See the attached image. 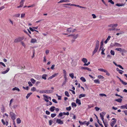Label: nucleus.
<instances>
[{"mask_svg": "<svg viewBox=\"0 0 127 127\" xmlns=\"http://www.w3.org/2000/svg\"><path fill=\"white\" fill-rule=\"evenodd\" d=\"M86 96V95L84 94H82L79 95V98H80L82 97H85Z\"/></svg>", "mask_w": 127, "mask_h": 127, "instance_id": "19", "label": "nucleus"}, {"mask_svg": "<svg viewBox=\"0 0 127 127\" xmlns=\"http://www.w3.org/2000/svg\"><path fill=\"white\" fill-rule=\"evenodd\" d=\"M87 67H83V66H81L80 67V68L82 69H86L87 68Z\"/></svg>", "mask_w": 127, "mask_h": 127, "instance_id": "45", "label": "nucleus"}, {"mask_svg": "<svg viewBox=\"0 0 127 127\" xmlns=\"http://www.w3.org/2000/svg\"><path fill=\"white\" fill-rule=\"evenodd\" d=\"M78 36V34H77L76 35H74V36H73V35H69L68 36L70 37V36H73V38L74 39H75Z\"/></svg>", "mask_w": 127, "mask_h": 127, "instance_id": "21", "label": "nucleus"}, {"mask_svg": "<svg viewBox=\"0 0 127 127\" xmlns=\"http://www.w3.org/2000/svg\"><path fill=\"white\" fill-rule=\"evenodd\" d=\"M99 41L97 40L96 42L95 47V48L93 52V55H94L97 51V50L99 48Z\"/></svg>", "mask_w": 127, "mask_h": 127, "instance_id": "1", "label": "nucleus"}, {"mask_svg": "<svg viewBox=\"0 0 127 127\" xmlns=\"http://www.w3.org/2000/svg\"><path fill=\"white\" fill-rule=\"evenodd\" d=\"M71 105L73 106H74L75 107H76V103L74 102H73L71 103Z\"/></svg>", "mask_w": 127, "mask_h": 127, "instance_id": "50", "label": "nucleus"}, {"mask_svg": "<svg viewBox=\"0 0 127 127\" xmlns=\"http://www.w3.org/2000/svg\"><path fill=\"white\" fill-rule=\"evenodd\" d=\"M65 95L67 97H69V95L68 92L67 91H66L64 93Z\"/></svg>", "mask_w": 127, "mask_h": 127, "instance_id": "35", "label": "nucleus"}, {"mask_svg": "<svg viewBox=\"0 0 127 127\" xmlns=\"http://www.w3.org/2000/svg\"><path fill=\"white\" fill-rule=\"evenodd\" d=\"M103 45V42L102 41L100 43V45L99 50H100V49L102 48Z\"/></svg>", "mask_w": 127, "mask_h": 127, "instance_id": "38", "label": "nucleus"}, {"mask_svg": "<svg viewBox=\"0 0 127 127\" xmlns=\"http://www.w3.org/2000/svg\"><path fill=\"white\" fill-rule=\"evenodd\" d=\"M43 96L44 97L43 99L46 102H48L49 101L48 98V96L45 95H43Z\"/></svg>", "mask_w": 127, "mask_h": 127, "instance_id": "9", "label": "nucleus"}, {"mask_svg": "<svg viewBox=\"0 0 127 127\" xmlns=\"http://www.w3.org/2000/svg\"><path fill=\"white\" fill-rule=\"evenodd\" d=\"M115 50L117 51H119L122 53H125L127 52L125 49L121 48H117L115 49Z\"/></svg>", "mask_w": 127, "mask_h": 127, "instance_id": "4", "label": "nucleus"}, {"mask_svg": "<svg viewBox=\"0 0 127 127\" xmlns=\"http://www.w3.org/2000/svg\"><path fill=\"white\" fill-rule=\"evenodd\" d=\"M49 102L47 103V104H46V105L47 106H48L49 105H51L52 104V103L50 101H49Z\"/></svg>", "mask_w": 127, "mask_h": 127, "instance_id": "53", "label": "nucleus"}, {"mask_svg": "<svg viewBox=\"0 0 127 127\" xmlns=\"http://www.w3.org/2000/svg\"><path fill=\"white\" fill-rule=\"evenodd\" d=\"M1 121L3 125H5L6 126L8 125V122L6 121V123H5L3 119H1Z\"/></svg>", "mask_w": 127, "mask_h": 127, "instance_id": "13", "label": "nucleus"}, {"mask_svg": "<svg viewBox=\"0 0 127 127\" xmlns=\"http://www.w3.org/2000/svg\"><path fill=\"white\" fill-rule=\"evenodd\" d=\"M17 123L18 124H20L21 123V120L19 118H18L17 119Z\"/></svg>", "mask_w": 127, "mask_h": 127, "instance_id": "26", "label": "nucleus"}, {"mask_svg": "<svg viewBox=\"0 0 127 127\" xmlns=\"http://www.w3.org/2000/svg\"><path fill=\"white\" fill-rule=\"evenodd\" d=\"M99 96H106V95L105 94H99Z\"/></svg>", "mask_w": 127, "mask_h": 127, "instance_id": "47", "label": "nucleus"}, {"mask_svg": "<svg viewBox=\"0 0 127 127\" xmlns=\"http://www.w3.org/2000/svg\"><path fill=\"white\" fill-rule=\"evenodd\" d=\"M31 81L33 84H34L36 82V81L32 78L31 79Z\"/></svg>", "mask_w": 127, "mask_h": 127, "instance_id": "37", "label": "nucleus"}, {"mask_svg": "<svg viewBox=\"0 0 127 127\" xmlns=\"http://www.w3.org/2000/svg\"><path fill=\"white\" fill-rule=\"evenodd\" d=\"M23 88L25 90H26L27 91L28 90H29V88L28 86H27L26 87H23Z\"/></svg>", "mask_w": 127, "mask_h": 127, "instance_id": "51", "label": "nucleus"}, {"mask_svg": "<svg viewBox=\"0 0 127 127\" xmlns=\"http://www.w3.org/2000/svg\"><path fill=\"white\" fill-rule=\"evenodd\" d=\"M98 70L99 71L102 72H107L106 70L102 68H99L98 69Z\"/></svg>", "mask_w": 127, "mask_h": 127, "instance_id": "24", "label": "nucleus"}, {"mask_svg": "<svg viewBox=\"0 0 127 127\" xmlns=\"http://www.w3.org/2000/svg\"><path fill=\"white\" fill-rule=\"evenodd\" d=\"M30 30L32 32H34L35 31H36V30H35L34 29H32V28L30 27L29 28Z\"/></svg>", "mask_w": 127, "mask_h": 127, "instance_id": "62", "label": "nucleus"}, {"mask_svg": "<svg viewBox=\"0 0 127 127\" xmlns=\"http://www.w3.org/2000/svg\"><path fill=\"white\" fill-rule=\"evenodd\" d=\"M121 82L123 84L125 85H127V83L124 82L123 80H122Z\"/></svg>", "mask_w": 127, "mask_h": 127, "instance_id": "43", "label": "nucleus"}, {"mask_svg": "<svg viewBox=\"0 0 127 127\" xmlns=\"http://www.w3.org/2000/svg\"><path fill=\"white\" fill-rule=\"evenodd\" d=\"M121 108L123 109H124L125 108L127 109V104L121 106Z\"/></svg>", "mask_w": 127, "mask_h": 127, "instance_id": "14", "label": "nucleus"}, {"mask_svg": "<svg viewBox=\"0 0 127 127\" xmlns=\"http://www.w3.org/2000/svg\"><path fill=\"white\" fill-rule=\"evenodd\" d=\"M72 29L71 28H69L67 29V31L68 32V33H70L71 32H72V30H71Z\"/></svg>", "mask_w": 127, "mask_h": 127, "instance_id": "33", "label": "nucleus"}, {"mask_svg": "<svg viewBox=\"0 0 127 127\" xmlns=\"http://www.w3.org/2000/svg\"><path fill=\"white\" fill-rule=\"evenodd\" d=\"M63 114L64 115H67L68 116L69 115V113L68 112H67L66 113L64 112H63Z\"/></svg>", "mask_w": 127, "mask_h": 127, "instance_id": "54", "label": "nucleus"}, {"mask_svg": "<svg viewBox=\"0 0 127 127\" xmlns=\"http://www.w3.org/2000/svg\"><path fill=\"white\" fill-rule=\"evenodd\" d=\"M65 5H70L71 6H75L76 5L74 4H71L70 3H68L67 4H65Z\"/></svg>", "mask_w": 127, "mask_h": 127, "instance_id": "55", "label": "nucleus"}, {"mask_svg": "<svg viewBox=\"0 0 127 127\" xmlns=\"http://www.w3.org/2000/svg\"><path fill=\"white\" fill-rule=\"evenodd\" d=\"M36 42L37 40L36 39H32L31 41V42L32 43H36Z\"/></svg>", "mask_w": 127, "mask_h": 127, "instance_id": "18", "label": "nucleus"}, {"mask_svg": "<svg viewBox=\"0 0 127 127\" xmlns=\"http://www.w3.org/2000/svg\"><path fill=\"white\" fill-rule=\"evenodd\" d=\"M56 122L57 123L61 125L63 124L64 123L63 121L61 120L60 119H58L56 120Z\"/></svg>", "mask_w": 127, "mask_h": 127, "instance_id": "8", "label": "nucleus"}, {"mask_svg": "<svg viewBox=\"0 0 127 127\" xmlns=\"http://www.w3.org/2000/svg\"><path fill=\"white\" fill-rule=\"evenodd\" d=\"M101 49L102 51L101 53V54L102 55H104L105 53H104V52L105 50V49L103 48H102Z\"/></svg>", "mask_w": 127, "mask_h": 127, "instance_id": "30", "label": "nucleus"}, {"mask_svg": "<svg viewBox=\"0 0 127 127\" xmlns=\"http://www.w3.org/2000/svg\"><path fill=\"white\" fill-rule=\"evenodd\" d=\"M55 108V107L54 106H52L50 108V110L51 112H53Z\"/></svg>", "mask_w": 127, "mask_h": 127, "instance_id": "23", "label": "nucleus"}, {"mask_svg": "<svg viewBox=\"0 0 127 127\" xmlns=\"http://www.w3.org/2000/svg\"><path fill=\"white\" fill-rule=\"evenodd\" d=\"M32 94V93H28L27 95V96H26V98L27 99H28V98L30 97V95Z\"/></svg>", "mask_w": 127, "mask_h": 127, "instance_id": "34", "label": "nucleus"}, {"mask_svg": "<svg viewBox=\"0 0 127 127\" xmlns=\"http://www.w3.org/2000/svg\"><path fill=\"white\" fill-rule=\"evenodd\" d=\"M97 77L99 79H103L104 78L103 76L101 75L98 76Z\"/></svg>", "mask_w": 127, "mask_h": 127, "instance_id": "42", "label": "nucleus"}, {"mask_svg": "<svg viewBox=\"0 0 127 127\" xmlns=\"http://www.w3.org/2000/svg\"><path fill=\"white\" fill-rule=\"evenodd\" d=\"M63 114V113L61 112L59 114V115H58V117H61L62 116Z\"/></svg>", "mask_w": 127, "mask_h": 127, "instance_id": "61", "label": "nucleus"}, {"mask_svg": "<svg viewBox=\"0 0 127 127\" xmlns=\"http://www.w3.org/2000/svg\"><path fill=\"white\" fill-rule=\"evenodd\" d=\"M124 5H125V4H123V3H121V4L117 3V4H116V6H119V7L121 6H124Z\"/></svg>", "mask_w": 127, "mask_h": 127, "instance_id": "25", "label": "nucleus"}, {"mask_svg": "<svg viewBox=\"0 0 127 127\" xmlns=\"http://www.w3.org/2000/svg\"><path fill=\"white\" fill-rule=\"evenodd\" d=\"M21 43L22 45L24 47H26V45L25 44L23 41H21Z\"/></svg>", "mask_w": 127, "mask_h": 127, "instance_id": "52", "label": "nucleus"}, {"mask_svg": "<svg viewBox=\"0 0 127 127\" xmlns=\"http://www.w3.org/2000/svg\"><path fill=\"white\" fill-rule=\"evenodd\" d=\"M53 90H46V93H50L53 92Z\"/></svg>", "mask_w": 127, "mask_h": 127, "instance_id": "22", "label": "nucleus"}, {"mask_svg": "<svg viewBox=\"0 0 127 127\" xmlns=\"http://www.w3.org/2000/svg\"><path fill=\"white\" fill-rule=\"evenodd\" d=\"M58 74V73H55L53 75H52L50 77L48 78V79H51L54 77L56 76Z\"/></svg>", "mask_w": 127, "mask_h": 127, "instance_id": "12", "label": "nucleus"}, {"mask_svg": "<svg viewBox=\"0 0 127 127\" xmlns=\"http://www.w3.org/2000/svg\"><path fill=\"white\" fill-rule=\"evenodd\" d=\"M80 79L83 82H85L86 81V80L85 78L83 77H81L80 78Z\"/></svg>", "mask_w": 127, "mask_h": 127, "instance_id": "31", "label": "nucleus"}, {"mask_svg": "<svg viewBox=\"0 0 127 127\" xmlns=\"http://www.w3.org/2000/svg\"><path fill=\"white\" fill-rule=\"evenodd\" d=\"M9 68H7L6 70L5 71H3L1 72V73L2 74H5L7 73L9 70Z\"/></svg>", "mask_w": 127, "mask_h": 127, "instance_id": "16", "label": "nucleus"}, {"mask_svg": "<svg viewBox=\"0 0 127 127\" xmlns=\"http://www.w3.org/2000/svg\"><path fill=\"white\" fill-rule=\"evenodd\" d=\"M52 101L54 103H58L57 101H56V100L54 99H52Z\"/></svg>", "mask_w": 127, "mask_h": 127, "instance_id": "57", "label": "nucleus"}, {"mask_svg": "<svg viewBox=\"0 0 127 127\" xmlns=\"http://www.w3.org/2000/svg\"><path fill=\"white\" fill-rule=\"evenodd\" d=\"M39 93H46V90H41L40 91Z\"/></svg>", "mask_w": 127, "mask_h": 127, "instance_id": "39", "label": "nucleus"}, {"mask_svg": "<svg viewBox=\"0 0 127 127\" xmlns=\"http://www.w3.org/2000/svg\"><path fill=\"white\" fill-rule=\"evenodd\" d=\"M56 115V114L55 113H53L51 114V116L52 118H54L55 117Z\"/></svg>", "mask_w": 127, "mask_h": 127, "instance_id": "41", "label": "nucleus"}, {"mask_svg": "<svg viewBox=\"0 0 127 127\" xmlns=\"http://www.w3.org/2000/svg\"><path fill=\"white\" fill-rule=\"evenodd\" d=\"M76 102L79 105H80L81 104L80 100L77 98L76 100Z\"/></svg>", "mask_w": 127, "mask_h": 127, "instance_id": "15", "label": "nucleus"}, {"mask_svg": "<svg viewBox=\"0 0 127 127\" xmlns=\"http://www.w3.org/2000/svg\"><path fill=\"white\" fill-rule=\"evenodd\" d=\"M10 115L11 117V119L13 121L15 119L16 115L13 112H10Z\"/></svg>", "mask_w": 127, "mask_h": 127, "instance_id": "3", "label": "nucleus"}, {"mask_svg": "<svg viewBox=\"0 0 127 127\" xmlns=\"http://www.w3.org/2000/svg\"><path fill=\"white\" fill-rule=\"evenodd\" d=\"M31 90L32 91V92H34V91H36V88L34 87H33L32 88H31Z\"/></svg>", "mask_w": 127, "mask_h": 127, "instance_id": "40", "label": "nucleus"}, {"mask_svg": "<svg viewBox=\"0 0 127 127\" xmlns=\"http://www.w3.org/2000/svg\"><path fill=\"white\" fill-rule=\"evenodd\" d=\"M122 100L121 98H118L115 100L119 102H121Z\"/></svg>", "mask_w": 127, "mask_h": 127, "instance_id": "36", "label": "nucleus"}, {"mask_svg": "<svg viewBox=\"0 0 127 127\" xmlns=\"http://www.w3.org/2000/svg\"><path fill=\"white\" fill-rule=\"evenodd\" d=\"M79 122L81 125H82L85 124L87 122V121H84L83 122H82L81 121H79Z\"/></svg>", "mask_w": 127, "mask_h": 127, "instance_id": "20", "label": "nucleus"}, {"mask_svg": "<svg viewBox=\"0 0 127 127\" xmlns=\"http://www.w3.org/2000/svg\"><path fill=\"white\" fill-rule=\"evenodd\" d=\"M111 46H112V47L113 46H116L117 47H121L122 46V45L121 44L119 43H118L117 42L115 43L114 44H113V45H112L111 44Z\"/></svg>", "mask_w": 127, "mask_h": 127, "instance_id": "6", "label": "nucleus"}, {"mask_svg": "<svg viewBox=\"0 0 127 127\" xmlns=\"http://www.w3.org/2000/svg\"><path fill=\"white\" fill-rule=\"evenodd\" d=\"M24 38L23 37H19L16 38L14 40V42L15 43H18L20 42L23 40Z\"/></svg>", "mask_w": 127, "mask_h": 127, "instance_id": "2", "label": "nucleus"}, {"mask_svg": "<svg viewBox=\"0 0 127 127\" xmlns=\"http://www.w3.org/2000/svg\"><path fill=\"white\" fill-rule=\"evenodd\" d=\"M25 0H21V1L20 2V5L19 6H18L17 7V8H19L20 7H22L24 4V2Z\"/></svg>", "mask_w": 127, "mask_h": 127, "instance_id": "10", "label": "nucleus"}, {"mask_svg": "<svg viewBox=\"0 0 127 127\" xmlns=\"http://www.w3.org/2000/svg\"><path fill=\"white\" fill-rule=\"evenodd\" d=\"M25 13L22 14L21 15V17L22 18H24L25 17Z\"/></svg>", "mask_w": 127, "mask_h": 127, "instance_id": "58", "label": "nucleus"}, {"mask_svg": "<svg viewBox=\"0 0 127 127\" xmlns=\"http://www.w3.org/2000/svg\"><path fill=\"white\" fill-rule=\"evenodd\" d=\"M82 61L84 63V64H86L88 62L87 59L85 58H83L82 60Z\"/></svg>", "mask_w": 127, "mask_h": 127, "instance_id": "17", "label": "nucleus"}, {"mask_svg": "<svg viewBox=\"0 0 127 127\" xmlns=\"http://www.w3.org/2000/svg\"><path fill=\"white\" fill-rule=\"evenodd\" d=\"M95 109L96 110V111H98L100 109V108L97 107H95Z\"/></svg>", "mask_w": 127, "mask_h": 127, "instance_id": "60", "label": "nucleus"}, {"mask_svg": "<svg viewBox=\"0 0 127 127\" xmlns=\"http://www.w3.org/2000/svg\"><path fill=\"white\" fill-rule=\"evenodd\" d=\"M28 83L29 85V86L31 87L33 85L31 82H30V81L29 82H28Z\"/></svg>", "mask_w": 127, "mask_h": 127, "instance_id": "56", "label": "nucleus"}, {"mask_svg": "<svg viewBox=\"0 0 127 127\" xmlns=\"http://www.w3.org/2000/svg\"><path fill=\"white\" fill-rule=\"evenodd\" d=\"M112 120H114V121H112L110 124V125L112 127H113L114 125L115 124L116 120L114 118H113L112 119Z\"/></svg>", "mask_w": 127, "mask_h": 127, "instance_id": "7", "label": "nucleus"}, {"mask_svg": "<svg viewBox=\"0 0 127 127\" xmlns=\"http://www.w3.org/2000/svg\"><path fill=\"white\" fill-rule=\"evenodd\" d=\"M94 82L95 83H98V84L100 83V81L98 79H95L94 80Z\"/></svg>", "mask_w": 127, "mask_h": 127, "instance_id": "28", "label": "nucleus"}, {"mask_svg": "<svg viewBox=\"0 0 127 127\" xmlns=\"http://www.w3.org/2000/svg\"><path fill=\"white\" fill-rule=\"evenodd\" d=\"M117 66L119 67V68H121L122 69H124V68L120 65H119V64L118 65V64Z\"/></svg>", "mask_w": 127, "mask_h": 127, "instance_id": "63", "label": "nucleus"}, {"mask_svg": "<svg viewBox=\"0 0 127 127\" xmlns=\"http://www.w3.org/2000/svg\"><path fill=\"white\" fill-rule=\"evenodd\" d=\"M13 99H11L10 101V103L9 104V106L10 107L11 106V103L13 101Z\"/></svg>", "mask_w": 127, "mask_h": 127, "instance_id": "44", "label": "nucleus"}, {"mask_svg": "<svg viewBox=\"0 0 127 127\" xmlns=\"http://www.w3.org/2000/svg\"><path fill=\"white\" fill-rule=\"evenodd\" d=\"M110 53L112 55H115V53L114 51L111 50L110 51Z\"/></svg>", "mask_w": 127, "mask_h": 127, "instance_id": "48", "label": "nucleus"}, {"mask_svg": "<svg viewBox=\"0 0 127 127\" xmlns=\"http://www.w3.org/2000/svg\"><path fill=\"white\" fill-rule=\"evenodd\" d=\"M118 26V25L117 24H110L108 26L109 27L113 28L116 27Z\"/></svg>", "mask_w": 127, "mask_h": 127, "instance_id": "11", "label": "nucleus"}, {"mask_svg": "<svg viewBox=\"0 0 127 127\" xmlns=\"http://www.w3.org/2000/svg\"><path fill=\"white\" fill-rule=\"evenodd\" d=\"M49 125H52V121L51 120H50L49 121Z\"/></svg>", "mask_w": 127, "mask_h": 127, "instance_id": "64", "label": "nucleus"}, {"mask_svg": "<svg viewBox=\"0 0 127 127\" xmlns=\"http://www.w3.org/2000/svg\"><path fill=\"white\" fill-rule=\"evenodd\" d=\"M47 76V75L46 74H43L42 76V78L45 80L46 79V77Z\"/></svg>", "mask_w": 127, "mask_h": 127, "instance_id": "29", "label": "nucleus"}, {"mask_svg": "<svg viewBox=\"0 0 127 127\" xmlns=\"http://www.w3.org/2000/svg\"><path fill=\"white\" fill-rule=\"evenodd\" d=\"M69 76L70 77H71L72 79H73L74 77V74L73 73H70L69 74Z\"/></svg>", "mask_w": 127, "mask_h": 127, "instance_id": "32", "label": "nucleus"}, {"mask_svg": "<svg viewBox=\"0 0 127 127\" xmlns=\"http://www.w3.org/2000/svg\"><path fill=\"white\" fill-rule=\"evenodd\" d=\"M108 1L109 2H110L112 4H114V2L112 1V0H109Z\"/></svg>", "mask_w": 127, "mask_h": 127, "instance_id": "59", "label": "nucleus"}, {"mask_svg": "<svg viewBox=\"0 0 127 127\" xmlns=\"http://www.w3.org/2000/svg\"><path fill=\"white\" fill-rule=\"evenodd\" d=\"M71 109V108L70 106L66 108V110L68 111H70Z\"/></svg>", "mask_w": 127, "mask_h": 127, "instance_id": "46", "label": "nucleus"}, {"mask_svg": "<svg viewBox=\"0 0 127 127\" xmlns=\"http://www.w3.org/2000/svg\"><path fill=\"white\" fill-rule=\"evenodd\" d=\"M106 113L104 112H102L101 113H100L99 114L100 115V117L102 121L103 122H104V116L105 115V114Z\"/></svg>", "mask_w": 127, "mask_h": 127, "instance_id": "5", "label": "nucleus"}, {"mask_svg": "<svg viewBox=\"0 0 127 127\" xmlns=\"http://www.w3.org/2000/svg\"><path fill=\"white\" fill-rule=\"evenodd\" d=\"M103 122L104 124L105 127H108L107 126L108 124L107 123V122Z\"/></svg>", "mask_w": 127, "mask_h": 127, "instance_id": "49", "label": "nucleus"}, {"mask_svg": "<svg viewBox=\"0 0 127 127\" xmlns=\"http://www.w3.org/2000/svg\"><path fill=\"white\" fill-rule=\"evenodd\" d=\"M12 90L13 91L17 90V91L18 92L20 91V90L18 88H17L16 87L13 88L12 89Z\"/></svg>", "mask_w": 127, "mask_h": 127, "instance_id": "27", "label": "nucleus"}]
</instances>
